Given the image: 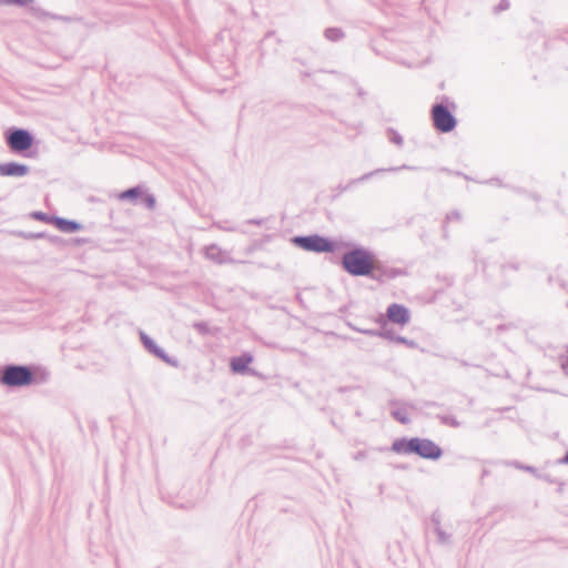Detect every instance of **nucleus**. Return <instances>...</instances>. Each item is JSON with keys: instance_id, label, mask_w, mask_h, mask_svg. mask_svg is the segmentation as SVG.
Instances as JSON below:
<instances>
[{"instance_id": "obj_22", "label": "nucleus", "mask_w": 568, "mask_h": 568, "mask_svg": "<svg viewBox=\"0 0 568 568\" xmlns=\"http://www.w3.org/2000/svg\"><path fill=\"white\" fill-rule=\"evenodd\" d=\"M386 135H387V139L390 143H394L395 145L397 146H403L404 144V139L403 136L399 134V132L393 128H388L386 130Z\"/></svg>"}, {"instance_id": "obj_1", "label": "nucleus", "mask_w": 568, "mask_h": 568, "mask_svg": "<svg viewBox=\"0 0 568 568\" xmlns=\"http://www.w3.org/2000/svg\"><path fill=\"white\" fill-rule=\"evenodd\" d=\"M49 373L39 365L6 364L0 367V384L8 388H23L48 382Z\"/></svg>"}, {"instance_id": "obj_39", "label": "nucleus", "mask_w": 568, "mask_h": 568, "mask_svg": "<svg viewBox=\"0 0 568 568\" xmlns=\"http://www.w3.org/2000/svg\"><path fill=\"white\" fill-rule=\"evenodd\" d=\"M564 373L568 376V357L561 363Z\"/></svg>"}, {"instance_id": "obj_47", "label": "nucleus", "mask_w": 568, "mask_h": 568, "mask_svg": "<svg viewBox=\"0 0 568 568\" xmlns=\"http://www.w3.org/2000/svg\"><path fill=\"white\" fill-rule=\"evenodd\" d=\"M379 324L382 325H385L386 324V320L383 317V316H379L378 321H377Z\"/></svg>"}, {"instance_id": "obj_18", "label": "nucleus", "mask_w": 568, "mask_h": 568, "mask_svg": "<svg viewBox=\"0 0 568 568\" xmlns=\"http://www.w3.org/2000/svg\"><path fill=\"white\" fill-rule=\"evenodd\" d=\"M324 37L328 41L336 42L344 38V31L336 27L326 28L324 31Z\"/></svg>"}, {"instance_id": "obj_3", "label": "nucleus", "mask_w": 568, "mask_h": 568, "mask_svg": "<svg viewBox=\"0 0 568 568\" xmlns=\"http://www.w3.org/2000/svg\"><path fill=\"white\" fill-rule=\"evenodd\" d=\"M376 254L362 245H354L341 258L342 268L352 276L372 275Z\"/></svg>"}, {"instance_id": "obj_23", "label": "nucleus", "mask_w": 568, "mask_h": 568, "mask_svg": "<svg viewBox=\"0 0 568 568\" xmlns=\"http://www.w3.org/2000/svg\"><path fill=\"white\" fill-rule=\"evenodd\" d=\"M351 327H352V329H354L358 333H362L364 335L371 336V337H374V336L383 337V328H381V329L363 328V327H357V326H353V325Z\"/></svg>"}, {"instance_id": "obj_13", "label": "nucleus", "mask_w": 568, "mask_h": 568, "mask_svg": "<svg viewBox=\"0 0 568 568\" xmlns=\"http://www.w3.org/2000/svg\"><path fill=\"white\" fill-rule=\"evenodd\" d=\"M54 226L64 233H75L83 229V225L75 221V220H69L65 217H61L57 215V219H54Z\"/></svg>"}, {"instance_id": "obj_16", "label": "nucleus", "mask_w": 568, "mask_h": 568, "mask_svg": "<svg viewBox=\"0 0 568 568\" xmlns=\"http://www.w3.org/2000/svg\"><path fill=\"white\" fill-rule=\"evenodd\" d=\"M433 532L436 535V537H437L436 542L439 546H442V547H449V548L453 547L454 541H453V535L452 534L446 532L443 528L442 529H437V530H435Z\"/></svg>"}, {"instance_id": "obj_33", "label": "nucleus", "mask_w": 568, "mask_h": 568, "mask_svg": "<svg viewBox=\"0 0 568 568\" xmlns=\"http://www.w3.org/2000/svg\"><path fill=\"white\" fill-rule=\"evenodd\" d=\"M439 171L442 172H445L447 174H450V175H455V176H463L465 175V173L460 172V171H453L450 169H447V168H440Z\"/></svg>"}, {"instance_id": "obj_54", "label": "nucleus", "mask_w": 568, "mask_h": 568, "mask_svg": "<svg viewBox=\"0 0 568 568\" xmlns=\"http://www.w3.org/2000/svg\"><path fill=\"white\" fill-rule=\"evenodd\" d=\"M514 190L517 191V192H521V189H519V187H516Z\"/></svg>"}, {"instance_id": "obj_42", "label": "nucleus", "mask_w": 568, "mask_h": 568, "mask_svg": "<svg viewBox=\"0 0 568 568\" xmlns=\"http://www.w3.org/2000/svg\"><path fill=\"white\" fill-rule=\"evenodd\" d=\"M273 36H274V31H268V32L265 34L264 39L262 40V45H263V44H264V43H265V42H266L271 37H273Z\"/></svg>"}, {"instance_id": "obj_28", "label": "nucleus", "mask_w": 568, "mask_h": 568, "mask_svg": "<svg viewBox=\"0 0 568 568\" xmlns=\"http://www.w3.org/2000/svg\"><path fill=\"white\" fill-rule=\"evenodd\" d=\"M193 327L203 336L211 333V328L206 322H195Z\"/></svg>"}, {"instance_id": "obj_14", "label": "nucleus", "mask_w": 568, "mask_h": 568, "mask_svg": "<svg viewBox=\"0 0 568 568\" xmlns=\"http://www.w3.org/2000/svg\"><path fill=\"white\" fill-rule=\"evenodd\" d=\"M383 338L392 341V342H395V343H398V344H404V345H406L409 348H416L417 347V343L414 339H408L405 336L397 335L394 332V329H392V328H384L383 327Z\"/></svg>"}, {"instance_id": "obj_37", "label": "nucleus", "mask_w": 568, "mask_h": 568, "mask_svg": "<svg viewBox=\"0 0 568 568\" xmlns=\"http://www.w3.org/2000/svg\"><path fill=\"white\" fill-rule=\"evenodd\" d=\"M537 478L542 479L547 483H554V480L550 478V476L548 474H544V475L539 474Z\"/></svg>"}, {"instance_id": "obj_20", "label": "nucleus", "mask_w": 568, "mask_h": 568, "mask_svg": "<svg viewBox=\"0 0 568 568\" xmlns=\"http://www.w3.org/2000/svg\"><path fill=\"white\" fill-rule=\"evenodd\" d=\"M30 216L36 221L44 222L52 225H54V219H57V215H50L42 211H33L31 212Z\"/></svg>"}, {"instance_id": "obj_49", "label": "nucleus", "mask_w": 568, "mask_h": 568, "mask_svg": "<svg viewBox=\"0 0 568 568\" xmlns=\"http://www.w3.org/2000/svg\"><path fill=\"white\" fill-rule=\"evenodd\" d=\"M464 179L467 180V181H474L473 178H470L469 175L465 174L464 175ZM475 182H477V180H475Z\"/></svg>"}, {"instance_id": "obj_6", "label": "nucleus", "mask_w": 568, "mask_h": 568, "mask_svg": "<svg viewBox=\"0 0 568 568\" xmlns=\"http://www.w3.org/2000/svg\"><path fill=\"white\" fill-rule=\"evenodd\" d=\"M291 242L298 248L314 253H334L338 248L336 241L320 234L295 235Z\"/></svg>"}, {"instance_id": "obj_38", "label": "nucleus", "mask_w": 568, "mask_h": 568, "mask_svg": "<svg viewBox=\"0 0 568 568\" xmlns=\"http://www.w3.org/2000/svg\"><path fill=\"white\" fill-rule=\"evenodd\" d=\"M510 327H513V324H500L497 326V331L501 332V331L508 329Z\"/></svg>"}, {"instance_id": "obj_48", "label": "nucleus", "mask_w": 568, "mask_h": 568, "mask_svg": "<svg viewBox=\"0 0 568 568\" xmlns=\"http://www.w3.org/2000/svg\"><path fill=\"white\" fill-rule=\"evenodd\" d=\"M301 75H303V77H311V72L301 71Z\"/></svg>"}, {"instance_id": "obj_29", "label": "nucleus", "mask_w": 568, "mask_h": 568, "mask_svg": "<svg viewBox=\"0 0 568 568\" xmlns=\"http://www.w3.org/2000/svg\"><path fill=\"white\" fill-rule=\"evenodd\" d=\"M33 0H0V4L26 7Z\"/></svg>"}, {"instance_id": "obj_19", "label": "nucleus", "mask_w": 568, "mask_h": 568, "mask_svg": "<svg viewBox=\"0 0 568 568\" xmlns=\"http://www.w3.org/2000/svg\"><path fill=\"white\" fill-rule=\"evenodd\" d=\"M388 450H390V447L389 448L388 447H378V448L358 450L357 453H355L353 455V459L356 462H361V460L368 458L371 456V454L374 452H388Z\"/></svg>"}, {"instance_id": "obj_12", "label": "nucleus", "mask_w": 568, "mask_h": 568, "mask_svg": "<svg viewBox=\"0 0 568 568\" xmlns=\"http://www.w3.org/2000/svg\"><path fill=\"white\" fill-rule=\"evenodd\" d=\"M419 168L417 166H413V165H407V164H403L400 166H390V168H387V169H376V170H373L371 172H367L365 174H363L362 176L357 178L356 181L357 183H364V182H367L368 180H371L372 178L374 176H377L382 173H385V172H398L400 170H412V171H416L418 170Z\"/></svg>"}, {"instance_id": "obj_40", "label": "nucleus", "mask_w": 568, "mask_h": 568, "mask_svg": "<svg viewBox=\"0 0 568 568\" xmlns=\"http://www.w3.org/2000/svg\"><path fill=\"white\" fill-rule=\"evenodd\" d=\"M424 406L425 407H437V406H439V404L437 402L428 400V402L424 403Z\"/></svg>"}, {"instance_id": "obj_27", "label": "nucleus", "mask_w": 568, "mask_h": 568, "mask_svg": "<svg viewBox=\"0 0 568 568\" xmlns=\"http://www.w3.org/2000/svg\"><path fill=\"white\" fill-rule=\"evenodd\" d=\"M510 8L509 0H500L494 8L493 13L494 14H500L501 12L508 10Z\"/></svg>"}, {"instance_id": "obj_21", "label": "nucleus", "mask_w": 568, "mask_h": 568, "mask_svg": "<svg viewBox=\"0 0 568 568\" xmlns=\"http://www.w3.org/2000/svg\"><path fill=\"white\" fill-rule=\"evenodd\" d=\"M390 416L403 425H407L410 422L408 414L405 408H395L390 410Z\"/></svg>"}, {"instance_id": "obj_31", "label": "nucleus", "mask_w": 568, "mask_h": 568, "mask_svg": "<svg viewBox=\"0 0 568 568\" xmlns=\"http://www.w3.org/2000/svg\"><path fill=\"white\" fill-rule=\"evenodd\" d=\"M519 266H520L519 263L509 262V263L503 264L500 266V271L503 274H505L508 270L517 272L519 270Z\"/></svg>"}, {"instance_id": "obj_45", "label": "nucleus", "mask_w": 568, "mask_h": 568, "mask_svg": "<svg viewBox=\"0 0 568 568\" xmlns=\"http://www.w3.org/2000/svg\"><path fill=\"white\" fill-rule=\"evenodd\" d=\"M389 405L390 406H397V405H399V402L396 400V399H392V400H389Z\"/></svg>"}, {"instance_id": "obj_43", "label": "nucleus", "mask_w": 568, "mask_h": 568, "mask_svg": "<svg viewBox=\"0 0 568 568\" xmlns=\"http://www.w3.org/2000/svg\"><path fill=\"white\" fill-rule=\"evenodd\" d=\"M30 239H43L44 233H32L29 235Z\"/></svg>"}, {"instance_id": "obj_35", "label": "nucleus", "mask_w": 568, "mask_h": 568, "mask_svg": "<svg viewBox=\"0 0 568 568\" xmlns=\"http://www.w3.org/2000/svg\"><path fill=\"white\" fill-rule=\"evenodd\" d=\"M264 222H265L264 219H250L246 221L247 224L257 225V226L263 225Z\"/></svg>"}, {"instance_id": "obj_24", "label": "nucleus", "mask_w": 568, "mask_h": 568, "mask_svg": "<svg viewBox=\"0 0 568 568\" xmlns=\"http://www.w3.org/2000/svg\"><path fill=\"white\" fill-rule=\"evenodd\" d=\"M437 418L440 420V423L443 425H447V426H450L454 428H457L460 426V423L453 415H437Z\"/></svg>"}, {"instance_id": "obj_25", "label": "nucleus", "mask_w": 568, "mask_h": 568, "mask_svg": "<svg viewBox=\"0 0 568 568\" xmlns=\"http://www.w3.org/2000/svg\"><path fill=\"white\" fill-rule=\"evenodd\" d=\"M140 202L148 209L150 210H153L155 207V204H156V200L154 197L153 194L151 193H148L145 190H144V193L143 195L141 196L140 199Z\"/></svg>"}, {"instance_id": "obj_51", "label": "nucleus", "mask_w": 568, "mask_h": 568, "mask_svg": "<svg viewBox=\"0 0 568 568\" xmlns=\"http://www.w3.org/2000/svg\"><path fill=\"white\" fill-rule=\"evenodd\" d=\"M532 199H534L535 201H539V196H538V195H536V194H534V195H532Z\"/></svg>"}, {"instance_id": "obj_32", "label": "nucleus", "mask_w": 568, "mask_h": 568, "mask_svg": "<svg viewBox=\"0 0 568 568\" xmlns=\"http://www.w3.org/2000/svg\"><path fill=\"white\" fill-rule=\"evenodd\" d=\"M460 219H462V214L457 210H454L446 214V221H459Z\"/></svg>"}, {"instance_id": "obj_34", "label": "nucleus", "mask_w": 568, "mask_h": 568, "mask_svg": "<svg viewBox=\"0 0 568 568\" xmlns=\"http://www.w3.org/2000/svg\"><path fill=\"white\" fill-rule=\"evenodd\" d=\"M517 467H518V468H521V469H525V470H527V471H529V473L534 474L536 477H538V475H539V474H538V470H537L535 467H532V466H521V465H517Z\"/></svg>"}, {"instance_id": "obj_8", "label": "nucleus", "mask_w": 568, "mask_h": 568, "mask_svg": "<svg viewBox=\"0 0 568 568\" xmlns=\"http://www.w3.org/2000/svg\"><path fill=\"white\" fill-rule=\"evenodd\" d=\"M404 274H405L404 270L396 268V267H388L382 261H379L377 258V256H375L372 275H368L367 277L383 283L387 280H394Z\"/></svg>"}, {"instance_id": "obj_46", "label": "nucleus", "mask_w": 568, "mask_h": 568, "mask_svg": "<svg viewBox=\"0 0 568 568\" xmlns=\"http://www.w3.org/2000/svg\"><path fill=\"white\" fill-rule=\"evenodd\" d=\"M357 94H358L359 97H364V95H365V91H364L362 88H358V90H357Z\"/></svg>"}, {"instance_id": "obj_50", "label": "nucleus", "mask_w": 568, "mask_h": 568, "mask_svg": "<svg viewBox=\"0 0 568 568\" xmlns=\"http://www.w3.org/2000/svg\"><path fill=\"white\" fill-rule=\"evenodd\" d=\"M294 62H298L301 63L302 65H305L304 61L300 60V59H294Z\"/></svg>"}, {"instance_id": "obj_53", "label": "nucleus", "mask_w": 568, "mask_h": 568, "mask_svg": "<svg viewBox=\"0 0 568 568\" xmlns=\"http://www.w3.org/2000/svg\"><path fill=\"white\" fill-rule=\"evenodd\" d=\"M227 231H235V227H225Z\"/></svg>"}, {"instance_id": "obj_4", "label": "nucleus", "mask_w": 568, "mask_h": 568, "mask_svg": "<svg viewBox=\"0 0 568 568\" xmlns=\"http://www.w3.org/2000/svg\"><path fill=\"white\" fill-rule=\"evenodd\" d=\"M456 109L455 102L443 95L440 102L433 104L430 114L434 128L440 133H449L457 126V119L452 110Z\"/></svg>"}, {"instance_id": "obj_44", "label": "nucleus", "mask_w": 568, "mask_h": 568, "mask_svg": "<svg viewBox=\"0 0 568 568\" xmlns=\"http://www.w3.org/2000/svg\"><path fill=\"white\" fill-rule=\"evenodd\" d=\"M560 464L568 465V450L565 453V455L559 459Z\"/></svg>"}, {"instance_id": "obj_7", "label": "nucleus", "mask_w": 568, "mask_h": 568, "mask_svg": "<svg viewBox=\"0 0 568 568\" xmlns=\"http://www.w3.org/2000/svg\"><path fill=\"white\" fill-rule=\"evenodd\" d=\"M140 342L148 353L152 354L156 358L163 361L164 363L176 367L178 359L169 356L165 351L160 347L152 337H150L144 331H139Z\"/></svg>"}, {"instance_id": "obj_5", "label": "nucleus", "mask_w": 568, "mask_h": 568, "mask_svg": "<svg viewBox=\"0 0 568 568\" xmlns=\"http://www.w3.org/2000/svg\"><path fill=\"white\" fill-rule=\"evenodd\" d=\"M4 141L11 152L23 156H32L29 151L34 144L36 138L28 129L17 126L7 129Z\"/></svg>"}, {"instance_id": "obj_30", "label": "nucleus", "mask_w": 568, "mask_h": 568, "mask_svg": "<svg viewBox=\"0 0 568 568\" xmlns=\"http://www.w3.org/2000/svg\"><path fill=\"white\" fill-rule=\"evenodd\" d=\"M477 183H484L489 185H495L498 187H507L508 185L504 184L503 181L499 178H491L485 181H477Z\"/></svg>"}, {"instance_id": "obj_52", "label": "nucleus", "mask_w": 568, "mask_h": 568, "mask_svg": "<svg viewBox=\"0 0 568 568\" xmlns=\"http://www.w3.org/2000/svg\"><path fill=\"white\" fill-rule=\"evenodd\" d=\"M487 475H488V470L484 469V470H483V477H484V476H487Z\"/></svg>"}, {"instance_id": "obj_9", "label": "nucleus", "mask_w": 568, "mask_h": 568, "mask_svg": "<svg viewBox=\"0 0 568 568\" xmlns=\"http://www.w3.org/2000/svg\"><path fill=\"white\" fill-rule=\"evenodd\" d=\"M386 316L389 322L400 326L408 324L410 321L409 310L405 305L398 303H392L387 306Z\"/></svg>"}, {"instance_id": "obj_41", "label": "nucleus", "mask_w": 568, "mask_h": 568, "mask_svg": "<svg viewBox=\"0 0 568 568\" xmlns=\"http://www.w3.org/2000/svg\"><path fill=\"white\" fill-rule=\"evenodd\" d=\"M357 181L356 179H352L351 181H348V183L345 184V186H348V190H351L353 186L357 185Z\"/></svg>"}, {"instance_id": "obj_36", "label": "nucleus", "mask_w": 568, "mask_h": 568, "mask_svg": "<svg viewBox=\"0 0 568 568\" xmlns=\"http://www.w3.org/2000/svg\"><path fill=\"white\" fill-rule=\"evenodd\" d=\"M336 191H337V193H338V194H342V193H344V192L348 191V186H345V184H342V183H341V184H338V185L336 186Z\"/></svg>"}, {"instance_id": "obj_26", "label": "nucleus", "mask_w": 568, "mask_h": 568, "mask_svg": "<svg viewBox=\"0 0 568 568\" xmlns=\"http://www.w3.org/2000/svg\"><path fill=\"white\" fill-rule=\"evenodd\" d=\"M429 523L432 525V530L435 531L437 529H442V514L438 509L433 511L429 518Z\"/></svg>"}, {"instance_id": "obj_55", "label": "nucleus", "mask_w": 568, "mask_h": 568, "mask_svg": "<svg viewBox=\"0 0 568 568\" xmlns=\"http://www.w3.org/2000/svg\"><path fill=\"white\" fill-rule=\"evenodd\" d=\"M567 307H568V302H567Z\"/></svg>"}, {"instance_id": "obj_15", "label": "nucleus", "mask_w": 568, "mask_h": 568, "mask_svg": "<svg viewBox=\"0 0 568 568\" xmlns=\"http://www.w3.org/2000/svg\"><path fill=\"white\" fill-rule=\"evenodd\" d=\"M143 193H144V187L142 185H135V186H132V187H129V189L122 191L118 197L121 201H129L132 203H136L138 200H140L141 196L143 195Z\"/></svg>"}, {"instance_id": "obj_2", "label": "nucleus", "mask_w": 568, "mask_h": 568, "mask_svg": "<svg viewBox=\"0 0 568 568\" xmlns=\"http://www.w3.org/2000/svg\"><path fill=\"white\" fill-rule=\"evenodd\" d=\"M390 450L396 454L417 455L428 460H438L443 456V449L429 438L400 437L393 442Z\"/></svg>"}, {"instance_id": "obj_11", "label": "nucleus", "mask_w": 568, "mask_h": 568, "mask_svg": "<svg viewBox=\"0 0 568 568\" xmlns=\"http://www.w3.org/2000/svg\"><path fill=\"white\" fill-rule=\"evenodd\" d=\"M30 166L19 162L0 163V176L22 178L29 174Z\"/></svg>"}, {"instance_id": "obj_17", "label": "nucleus", "mask_w": 568, "mask_h": 568, "mask_svg": "<svg viewBox=\"0 0 568 568\" xmlns=\"http://www.w3.org/2000/svg\"><path fill=\"white\" fill-rule=\"evenodd\" d=\"M205 255L214 262L223 263V251L215 244L206 247Z\"/></svg>"}, {"instance_id": "obj_10", "label": "nucleus", "mask_w": 568, "mask_h": 568, "mask_svg": "<svg viewBox=\"0 0 568 568\" xmlns=\"http://www.w3.org/2000/svg\"><path fill=\"white\" fill-rule=\"evenodd\" d=\"M254 357L251 353H243L239 356H234L231 358L230 367L231 371L235 374L241 375H253L254 372L250 368V364L253 362Z\"/></svg>"}]
</instances>
